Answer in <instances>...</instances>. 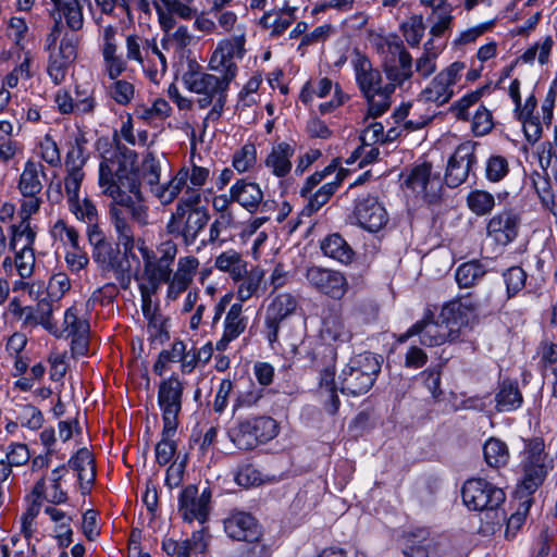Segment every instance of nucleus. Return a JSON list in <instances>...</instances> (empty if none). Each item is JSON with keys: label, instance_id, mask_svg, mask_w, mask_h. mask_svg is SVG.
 I'll return each mask as SVG.
<instances>
[{"label": "nucleus", "instance_id": "f257e3e1", "mask_svg": "<svg viewBox=\"0 0 557 557\" xmlns=\"http://www.w3.org/2000/svg\"><path fill=\"white\" fill-rule=\"evenodd\" d=\"M137 154L126 147L106 151L99 165V186L110 197V221L119 245L126 251L135 246V235L127 215L139 225L148 224V206L135 170Z\"/></svg>", "mask_w": 557, "mask_h": 557}, {"label": "nucleus", "instance_id": "f03ea898", "mask_svg": "<svg viewBox=\"0 0 557 557\" xmlns=\"http://www.w3.org/2000/svg\"><path fill=\"white\" fill-rule=\"evenodd\" d=\"M53 25L46 39L49 51L48 74L61 84L77 57L78 32L84 27L83 5L78 0H61L50 12Z\"/></svg>", "mask_w": 557, "mask_h": 557}, {"label": "nucleus", "instance_id": "7ed1b4c3", "mask_svg": "<svg viewBox=\"0 0 557 557\" xmlns=\"http://www.w3.org/2000/svg\"><path fill=\"white\" fill-rule=\"evenodd\" d=\"M220 74L221 76L219 77L209 73L187 71L183 75V82L187 89L202 95L198 99V106L201 109L212 106L203 121L205 127L209 121H216L221 116L226 101V90L234 78V76L227 73Z\"/></svg>", "mask_w": 557, "mask_h": 557}, {"label": "nucleus", "instance_id": "20e7f679", "mask_svg": "<svg viewBox=\"0 0 557 557\" xmlns=\"http://www.w3.org/2000/svg\"><path fill=\"white\" fill-rule=\"evenodd\" d=\"M199 193H193L189 197L180 199L166 223V232L182 238L186 246L196 242L210 220L208 210L199 206Z\"/></svg>", "mask_w": 557, "mask_h": 557}, {"label": "nucleus", "instance_id": "39448f33", "mask_svg": "<svg viewBox=\"0 0 557 557\" xmlns=\"http://www.w3.org/2000/svg\"><path fill=\"white\" fill-rule=\"evenodd\" d=\"M382 57L383 69L393 89L413 75V60L396 36H375L372 39Z\"/></svg>", "mask_w": 557, "mask_h": 557}, {"label": "nucleus", "instance_id": "423d86ee", "mask_svg": "<svg viewBox=\"0 0 557 557\" xmlns=\"http://www.w3.org/2000/svg\"><path fill=\"white\" fill-rule=\"evenodd\" d=\"M382 358L372 352L352 357L339 374L341 392L352 396L366 394L380 373Z\"/></svg>", "mask_w": 557, "mask_h": 557}, {"label": "nucleus", "instance_id": "0eeeda50", "mask_svg": "<svg viewBox=\"0 0 557 557\" xmlns=\"http://www.w3.org/2000/svg\"><path fill=\"white\" fill-rule=\"evenodd\" d=\"M354 69L357 83L368 100V115L376 117L383 114L391 106L393 87L382 85L380 72L362 55L356 57Z\"/></svg>", "mask_w": 557, "mask_h": 557}, {"label": "nucleus", "instance_id": "6e6552de", "mask_svg": "<svg viewBox=\"0 0 557 557\" xmlns=\"http://www.w3.org/2000/svg\"><path fill=\"white\" fill-rule=\"evenodd\" d=\"M552 469L553 459L545 451L544 442L540 438L530 441L523 451L522 473L516 494L531 497Z\"/></svg>", "mask_w": 557, "mask_h": 557}, {"label": "nucleus", "instance_id": "1a4fd4ad", "mask_svg": "<svg viewBox=\"0 0 557 557\" xmlns=\"http://www.w3.org/2000/svg\"><path fill=\"white\" fill-rule=\"evenodd\" d=\"M455 310L454 306L443 307L435 320L424 317L408 330L406 337L418 335L420 343L428 347L459 339L461 333L458 330V322L454 320Z\"/></svg>", "mask_w": 557, "mask_h": 557}, {"label": "nucleus", "instance_id": "9d476101", "mask_svg": "<svg viewBox=\"0 0 557 557\" xmlns=\"http://www.w3.org/2000/svg\"><path fill=\"white\" fill-rule=\"evenodd\" d=\"M171 257L169 252H160L159 260L153 259L151 255L144 252V267L139 283V293L141 299V311L145 319L159 315L158 308L152 302V296L157 294L163 282L169 280Z\"/></svg>", "mask_w": 557, "mask_h": 557}, {"label": "nucleus", "instance_id": "9b49d317", "mask_svg": "<svg viewBox=\"0 0 557 557\" xmlns=\"http://www.w3.org/2000/svg\"><path fill=\"white\" fill-rule=\"evenodd\" d=\"M278 433L277 423L270 417L247 418L228 431L233 444L239 449L249 450L260 443L274 438Z\"/></svg>", "mask_w": 557, "mask_h": 557}, {"label": "nucleus", "instance_id": "f8f14e48", "mask_svg": "<svg viewBox=\"0 0 557 557\" xmlns=\"http://www.w3.org/2000/svg\"><path fill=\"white\" fill-rule=\"evenodd\" d=\"M465 70L466 63L462 61H454L443 67L421 90L419 100L436 106L447 103L454 97L455 87L461 81Z\"/></svg>", "mask_w": 557, "mask_h": 557}, {"label": "nucleus", "instance_id": "ddd939ff", "mask_svg": "<svg viewBox=\"0 0 557 557\" xmlns=\"http://www.w3.org/2000/svg\"><path fill=\"white\" fill-rule=\"evenodd\" d=\"M403 187L408 195L431 203L441 195L442 181L440 173L433 172L432 165L423 162L404 175Z\"/></svg>", "mask_w": 557, "mask_h": 557}, {"label": "nucleus", "instance_id": "4468645a", "mask_svg": "<svg viewBox=\"0 0 557 557\" xmlns=\"http://www.w3.org/2000/svg\"><path fill=\"white\" fill-rule=\"evenodd\" d=\"M245 45L246 27L245 25H238L230 38L218 42L209 61L210 69L216 73H227L235 77L237 65L234 59L244 58Z\"/></svg>", "mask_w": 557, "mask_h": 557}, {"label": "nucleus", "instance_id": "2eb2a0df", "mask_svg": "<svg viewBox=\"0 0 557 557\" xmlns=\"http://www.w3.org/2000/svg\"><path fill=\"white\" fill-rule=\"evenodd\" d=\"M461 496L468 509L478 511L493 510L505 500L504 491L482 478L467 480Z\"/></svg>", "mask_w": 557, "mask_h": 557}, {"label": "nucleus", "instance_id": "dca6fc26", "mask_svg": "<svg viewBox=\"0 0 557 557\" xmlns=\"http://www.w3.org/2000/svg\"><path fill=\"white\" fill-rule=\"evenodd\" d=\"M183 384L174 376L163 380L158 389V404L162 411L165 432L176 431L182 410Z\"/></svg>", "mask_w": 557, "mask_h": 557}, {"label": "nucleus", "instance_id": "f3484780", "mask_svg": "<svg viewBox=\"0 0 557 557\" xmlns=\"http://www.w3.org/2000/svg\"><path fill=\"white\" fill-rule=\"evenodd\" d=\"M133 250L122 252L119 245L108 244L101 245L97 249H92V259L98 264L102 272H113L116 280L121 283L123 288H127L131 277L129 269L131 263L128 255Z\"/></svg>", "mask_w": 557, "mask_h": 557}, {"label": "nucleus", "instance_id": "a211bd4d", "mask_svg": "<svg viewBox=\"0 0 557 557\" xmlns=\"http://www.w3.org/2000/svg\"><path fill=\"white\" fill-rule=\"evenodd\" d=\"M297 308L298 301L289 293L277 294L271 299L267 307L264 325L267 327V337L272 348H274V344L277 342L281 323L296 312Z\"/></svg>", "mask_w": 557, "mask_h": 557}, {"label": "nucleus", "instance_id": "6ab92c4d", "mask_svg": "<svg viewBox=\"0 0 557 557\" xmlns=\"http://www.w3.org/2000/svg\"><path fill=\"white\" fill-rule=\"evenodd\" d=\"M211 491L205 488L200 494L196 485L186 486L180 494L178 511L186 522L197 520L203 524L208 520Z\"/></svg>", "mask_w": 557, "mask_h": 557}, {"label": "nucleus", "instance_id": "aec40b11", "mask_svg": "<svg viewBox=\"0 0 557 557\" xmlns=\"http://www.w3.org/2000/svg\"><path fill=\"white\" fill-rule=\"evenodd\" d=\"M137 249L140 253L143 260H144V252L149 253V256L151 255V257H153V259H158V260L160 257V252L161 253L169 252L170 256H172L171 262L169 263V268H170L169 280L163 282V284H168V290H166V299L168 300H176L183 292L187 290V288L189 287L191 282L173 274V265H174V261L176 259L177 251H178L177 245L173 240H171V239L164 240L157 246L156 250H153V249L149 248L143 239H138L137 240Z\"/></svg>", "mask_w": 557, "mask_h": 557}, {"label": "nucleus", "instance_id": "412c9836", "mask_svg": "<svg viewBox=\"0 0 557 557\" xmlns=\"http://www.w3.org/2000/svg\"><path fill=\"white\" fill-rule=\"evenodd\" d=\"M351 223L363 230L375 233L382 230L388 222V214L384 206L374 197L361 198L357 201Z\"/></svg>", "mask_w": 557, "mask_h": 557}, {"label": "nucleus", "instance_id": "4be33fe9", "mask_svg": "<svg viewBox=\"0 0 557 557\" xmlns=\"http://www.w3.org/2000/svg\"><path fill=\"white\" fill-rule=\"evenodd\" d=\"M223 525L227 536L235 541H257L263 536L262 527L248 512H232L224 519Z\"/></svg>", "mask_w": 557, "mask_h": 557}, {"label": "nucleus", "instance_id": "5701e85b", "mask_svg": "<svg viewBox=\"0 0 557 557\" xmlns=\"http://www.w3.org/2000/svg\"><path fill=\"white\" fill-rule=\"evenodd\" d=\"M474 162V145L469 141L459 145L448 161L446 184L450 187L460 185L467 178Z\"/></svg>", "mask_w": 557, "mask_h": 557}, {"label": "nucleus", "instance_id": "b1692460", "mask_svg": "<svg viewBox=\"0 0 557 557\" xmlns=\"http://www.w3.org/2000/svg\"><path fill=\"white\" fill-rule=\"evenodd\" d=\"M519 219L511 211L495 214L487 223V236L496 244L506 246L518 235Z\"/></svg>", "mask_w": 557, "mask_h": 557}, {"label": "nucleus", "instance_id": "393cba45", "mask_svg": "<svg viewBox=\"0 0 557 557\" xmlns=\"http://www.w3.org/2000/svg\"><path fill=\"white\" fill-rule=\"evenodd\" d=\"M338 385L335 382V371L333 366L325 367L320 374L319 389L315 398L322 408L330 414L337 411L339 406Z\"/></svg>", "mask_w": 557, "mask_h": 557}, {"label": "nucleus", "instance_id": "a878e982", "mask_svg": "<svg viewBox=\"0 0 557 557\" xmlns=\"http://www.w3.org/2000/svg\"><path fill=\"white\" fill-rule=\"evenodd\" d=\"M246 326L247 318L243 315L242 302L233 304L226 313L223 335L216 343V348L219 350H224L232 341L244 333Z\"/></svg>", "mask_w": 557, "mask_h": 557}, {"label": "nucleus", "instance_id": "bb28decb", "mask_svg": "<svg viewBox=\"0 0 557 557\" xmlns=\"http://www.w3.org/2000/svg\"><path fill=\"white\" fill-rule=\"evenodd\" d=\"M263 199L260 186L255 182L238 180L231 187V200L238 202L249 212H255Z\"/></svg>", "mask_w": 557, "mask_h": 557}, {"label": "nucleus", "instance_id": "cd10ccee", "mask_svg": "<svg viewBox=\"0 0 557 557\" xmlns=\"http://www.w3.org/2000/svg\"><path fill=\"white\" fill-rule=\"evenodd\" d=\"M347 285L346 277L339 271L321 269L315 272V287L331 298H342Z\"/></svg>", "mask_w": 557, "mask_h": 557}, {"label": "nucleus", "instance_id": "c85d7f7f", "mask_svg": "<svg viewBox=\"0 0 557 557\" xmlns=\"http://www.w3.org/2000/svg\"><path fill=\"white\" fill-rule=\"evenodd\" d=\"M69 466L77 472L82 493L86 494L96 478L91 453L87 448L79 449L76 455L69 460Z\"/></svg>", "mask_w": 557, "mask_h": 557}, {"label": "nucleus", "instance_id": "c756f323", "mask_svg": "<svg viewBox=\"0 0 557 557\" xmlns=\"http://www.w3.org/2000/svg\"><path fill=\"white\" fill-rule=\"evenodd\" d=\"M444 46L437 45L434 39H429L423 45V51L413 63L414 70L422 78H428L437 70V59L443 52Z\"/></svg>", "mask_w": 557, "mask_h": 557}, {"label": "nucleus", "instance_id": "7c9ffc66", "mask_svg": "<svg viewBox=\"0 0 557 557\" xmlns=\"http://www.w3.org/2000/svg\"><path fill=\"white\" fill-rule=\"evenodd\" d=\"M45 176V168L40 163L28 160L20 175L18 189L23 196L39 195L42 183L39 175Z\"/></svg>", "mask_w": 557, "mask_h": 557}, {"label": "nucleus", "instance_id": "2f4dec72", "mask_svg": "<svg viewBox=\"0 0 557 557\" xmlns=\"http://www.w3.org/2000/svg\"><path fill=\"white\" fill-rule=\"evenodd\" d=\"M324 256L343 264H348L354 259V251L339 234H331L320 243Z\"/></svg>", "mask_w": 557, "mask_h": 557}, {"label": "nucleus", "instance_id": "473e14b6", "mask_svg": "<svg viewBox=\"0 0 557 557\" xmlns=\"http://www.w3.org/2000/svg\"><path fill=\"white\" fill-rule=\"evenodd\" d=\"M293 148L287 143L274 146L267 157L265 165L278 177L285 176L292 168Z\"/></svg>", "mask_w": 557, "mask_h": 557}, {"label": "nucleus", "instance_id": "72a5a7b5", "mask_svg": "<svg viewBox=\"0 0 557 557\" xmlns=\"http://www.w3.org/2000/svg\"><path fill=\"white\" fill-rule=\"evenodd\" d=\"M496 409L500 412H510L520 408L522 395L516 383L503 381L495 396Z\"/></svg>", "mask_w": 557, "mask_h": 557}, {"label": "nucleus", "instance_id": "f704fd0d", "mask_svg": "<svg viewBox=\"0 0 557 557\" xmlns=\"http://www.w3.org/2000/svg\"><path fill=\"white\" fill-rule=\"evenodd\" d=\"M188 180V169L182 168L175 176L166 184L153 187L152 194L162 205H169L174 201Z\"/></svg>", "mask_w": 557, "mask_h": 557}, {"label": "nucleus", "instance_id": "c9c22d12", "mask_svg": "<svg viewBox=\"0 0 557 557\" xmlns=\"http://www.w3.org/2000/svg\"><path fill=\"white\" fill-rule=\"evenodd\" d=\"M216 269L230 273L233 280L239 281L247 273V263L235 250H227L215 258Z\"/></svg>", "mask_w": 557, "mask_h": 557}, {"label": "nucleus", "instance_id": "e433bc0d", "mask_svg": "<svg viewBox=\"0 0 557 557\" xmlns=\"http://www.w3.org/2000/svg\"><path fill=\"white\" fill-rule=\"evenodd\" d=\"M486 273V265L480 260H471L461 263L455 273L456 281L460 287L469 288L474 286Z\"/></svg>", "mask_w": 557, "mask_h": 557}, {"label": "nucleus", "instance_id": "4c0bfd02", "mask_svg": "<svg viewBox=\"0 0 557 557\" xmlns=\"http://www.w3.org/2000/svg\"><path fill=\"white\" fill-rule=\"evenodd\" d=\"M242 282L237 289V296L240 302L248 300L260 290H263L264 271L259 267H253L240 278Z\"/></svg>", "mask_w": 557, "mask_h": 557}, {"label": "nucleus", "instance_id": "58836bf2", "mask_svg": "<svg viewBox=\"0 0 557 557\" xmlns=\"http://www.w3.org/2000/svg\"><path fill=\"white\" fill-rule=\"evenodd\" d=\"M168 164L164 154L158 157L153 152H148L141 163L140 175L143 180L150 186L151 193L153 187L160 184V174L163 165Z\"/></svg>", "mask_w": 557, "mask_h": 557}, {"label": "nucleus", "instance_id": "ea45409f", "mask_svg": "<svg viewBox=\"0 0 557 557\" xmlns=\"http://www.w3.org/2000/svg\"><path fill=\"white\" fill-rule=\"evenodd\" d=\"M483 455L485 462L493 468L506 466L510 457L507 444L495 437L484 443Z\"/></svg>", "mask_w": 557, "mask_h": 557}, {"label": "nucleus", "instance_id": "a19ab883", "mask_svg": "<svg viewBox=\"0 0 557 557\" xmlns=\"http://www.w3.org/2000/svg\"><path fill=\"white\" fill-rule=\"evenodd\" d=\"M52 307L48 301H39L36 306H27L20 310V320L26 326H36L38 324L47 325Z\"/></svg>", "mask_w": 557, "mask_h": 557}, {"label": "nucleus", "instance_id": "79ce46f5", "mask_svg": "<svg viewBox=\"0 0 557 557\" xmlns=\"http://www.w3.org/2000/svg\"><path fill=\"white\" fill-rule=\"evenodd\" d=\"M553 47V38L550 36H545L530 46L521 55V60L528 64H533L537 61L539 64L545 65L549 61Z\"/></svg>", "mask_w": 557, "mask_h": 557}, {"label": "nucleus", "instance_id": "37998d69", "mask_svg": "<svg viewBox=\"0 0 557 557\" xmlns=\"http://www.w3.org/2000/svg\"><path fill=\"white\" fill-rule=\"evenodd\" d=\"M326 176H332V178L324 183L315 193V208L318 206L324 205L330 197L335 193L339 183L342 182V177L339 172L337 171L336 165L330 164L327 165L322 173L319 174V180H323Z\"/></svg>", "mask_w": 557, "mask_h": 557}, {"label": "nucleus", "instance_id": "c03bdc74", "mask_svg": "<svg viewBox=\"0 0 557 557\" xmlns=\"http://www.w3.org/2000/svg\"><path fill=\"white\" fill-rule=\"evenodd\" d=\"M495 25V20L485 21L462 29L451 41V46L456 49L475 42V40L488 32Z\"/></svg>", "mask_w": 557, "mask_h": 557}, {"label": "nucleus", "instance_id": "a18cd8bd", "mask_svg": "<svg viewBox=\"0 0 557 557\" xmlns=\"http://www.w3.org/2000/svg\"><path fill=\"white\" fill-rule=\"evenodd\" d=\"M67 203L69 210L76 216L77 220L88 225L97 223L98 211L94 202L88 197H79L78 199Z\"/></svg>", "mask_w": 557, "mask_h": 557}, {"label": "nucleus", "instance_id": "49530a36", "mask_svg": "<svg viewBox=\"0 0 557 557\" xmlns=\"http://www.w3.org/2000/svg\"><path fill=\"white\" fill-rule=\"evenodd\" d=\"M10 247L13 250L20 248L33 249L36 233L32 230L29 221L22 220L18 225L12 226Z\"/></svg>", "mask_w": 557, "mask_h": 557}, {"label": "nucleus", "instance_id": "de8ad7c7", "mask_svg": "<svg viewBox=\"0 0 557 557\" xmlns=\"http://www.w3.org/2000/svg\"><path fill=\"white\" fill-rule=\"evenodd\" d=\"M469 209L476 215H485L490 213L495 206L494 196L485 190H473L467 197Z\"/></svg>", "mask_w": 557, "mask_h": 557}, {"label": "nucleus", "instance_id": "09e8293b", "mask_svg": "<svg viewBox=\"0 0 557 557\" xmlns=\"http://www.w3.org/2000/svg\"><path fill=\"white\" fill-rule=\"evenodd\" d=\"M419 104L406 103L400 106L396 112L395 117L397 122H403L404 126L410 129H419L423 127L430 120L429 116L416 117Z\"/></svg>", "mask_w": 557, "mask_h": 557}, {"label": "nucleus", "instance_id": "8fccbe9b", "mask_svg": "<svg viewBox=\"0 0 557 557\" xmlns=\"http://www.w3.org/2000/svg\"><path fill=\"white\" fill-rule=\"evenodd\" d=\"M294 17L292 12H267L261 18L260 24L270 29L273 35H278L284 32L293 22Z\"/></svg>", "mask_w": 557, "mask_h": 557}, {"label": "nucleus", "instance_id": "3c124183", "mask_svg": "<svg viewBox=\"0 0 557 557\" xmlns=\"http://www.w3.org/2000/svg\"><path fill=\"white\" fill-rule=\"evenodd\" d=\"M150 41L138 35H128L125 39L126 60L144 65V53H148Z\"/></svg>", "mask_w": 557, "mask_h": 557}, {"label": "nucleus", "instance_id": "603ef678", "mask_svg": "<svg viewBox=\"0 0 557 557\" xmlns=\"http://www.w3.org/2000/svg\"><path fill=\"white\" fill-rule=\"evenodd\" d=\"M456 309L454 320L458 322V330L460 333L468 326L470 317L476 309V304L471 298H461L456 301L446 304L444 307H453Z\"/></svg>", "mask_w": 557, "mask_h": 557}, {"label": "nucleus", "instance_id": "864d4df0", "mask_svg": "<svg viewBox=\"0 0 557 557\" xmlns=\"http://www.w3.org/2000/svg\"><path fill=\"white\" fill-rule=\"evenodd\" d=\"M429 541L421 531L418 534H408L405 537L403 553L405 557H428Z\"/></svg>", "mask_w": 557, "mask_h": 557}, {"label": "nucleus", "instance_id": "5fc2aeb1", "mask_svg": "<svg viewBox=\"0 0 557 557\" xmlns=\"http://www.w3.org/2000/svg\"><path fill=\"white\" fill-rule=\"evenodd\" d=\"M484 89L485 88L472 90V91L466 94L465 96H462L461 98H459L457 101H455L451 104L450 111L456 116V119H458V120H467L468 119V116H469L468 110L471 107L475 106L480 101Z\"/></svg>", "mask_w": 557, "mask_h": 557}, {"label": "nucleus", "instance_id": "6e6d98bb", "mask_svg": "<svg viewBox=\"0 0 557 557\" xmlns=\"http://www.w3.org/2000/svg\"><path fill=\"white\" fill-rule=\"evenodd\" d=\"M175 432L176 431H171L166 433L165 425H163L162 440L156 446V459L157 462L161 466H164L168 462H170L175 454L176 444L172 440Z\"/></svg>", "mask_w": 557, "mask_h": 557}, {"label": "nucleus", "instance_id": "4d7b16f0", "mask_svg": "<svg viewBox=\"0 0 557 557\" xmlns=\"http://www.w3.org/2000/svg\"><path fill=\"white\" fill-rule=\"evenodd\" d=\"M494 126L492 112L484 106H480L471 120V129L475 136L488 134Z\"/></svg>", "mask_w": 557, "mask_h": 557}, {"label": "nucleus", "instance_id": "13d9d810", "mask_svg": "<svg viewBox=\"0 0 557 557\" xmlns=\"http://www.w3.org/2000/svg\"><path fill=\"white\" fill-rule=\"evenodd\" d=\"M401 29L407 44L411 47H417L424 35L422 17L411 16L403 23Z\"/></svg>", "mask_w": 557, "mask_h": 557}, {"label": "nucleus", "instance_id": "bf43d9fd", "mask_svg": "<svg viewBox=\"0 0 557 557\" xmlns=\"http://www.w3.org/2000/svg\"><path fill=\"white\" fill-rule=\"evenodd\" d=\"M14 267L22 278L30 277L35 268L34 249L20 248L14 250Z\"/></svg>", "mask_w": 557, "mask_h": 557}, {"label": "nucleus", "instance_id": "052dcab7", "mask_svg": "<svg viewBox=\"0 0 557 557\" xmlns=\"http://www.w3.org/2000/svg\"><path fill=\"white\" fill-rule=\"evenodd\" d=\"M65 330L69 332V336L84 335L89 333V323L85 319L78 317L75 308H70L64 314Z\"/></svg>", "mask_w": 557, "mask_h": 557}, {"label": "nucleus", "instance_id": "680f3d73", "mask_svg": "<svg viewBox=\"0 0 557 557\" xmlns=\"http://www.w3.org/2000/svg\"><path fill=\"white\" fill-rule=\"evenodd\" d=\"M509 171L508 161L502 156H492L486 161V178L491 182H499Z\"/></svg>", "mask_w": 557, "mask_h": 557}, {"label": "nucleus", "instance_id": "e2e57ef3", "mask_svg": "<svg viewBox=\"0 0 557 557\" xmlns=\"http://www.w3.org/2000/svg\"><path fill=\"white\" fill-rule=\"evenodd\" d=\"M392 132L384 134V127L380 122L370 123L361 133L360 140L364 146H372L376 143L391 140Z\"/></svg>", "mask_w": 557, "mask_h": 557}, {"label": "nucleus", "instance_id": "0e129e2a", "mask_svg": "<svg viewBox=\"0 0 557 557\" xmlns=\"http://www.w3.org/2000/svg\"><path fill=\"white\" fill-rule=\"evenodd\" d=\"M75 114H91L95 111L97 102L94 91L88 88L76 87L75 90Z\"/></svg>", "mask_w": 557, "mask_h": 557}, {"label": "nucleus", "instance_id": "69168bd1", "mask_svg": "<svg viewBox=\"0 0 557 557\" xmlns=\"http://www.w3.org/2000/svg\"><path fill=\"white\" fill-rule=\"evenodd\" d=\"M18 419L22 426L30 430H39L44 423V416L41 411L33 405H24L18 412Z\"/></svg>", "mask_w": 557, "mask_h": 557}, {"label": "nucleus", "instance_id": "338daca9", "mask_svg": "<svg viewBox=\"0 0 557 557\" xmlns=\"http://www.w3.org/2000/svg\"><path fill=\"white\" fill-rule=\"evenodd\" d=\"M256 163V147L252 144L245 145L234 154L233 166L239 172H246Z\"/></svg>", "mask_w": 557, "mask_h": 557}, {"label": "nucleus", "instance_id": "774afa93", "mask_svg": "<svg viewBox=\"0 0 557 557\" xmlns=\"http://www.w3.org/2000/svg\"><path fill=\"white\" fill-rule=\"evenodd\" d=\"M134 94V85L124 79H117L110 86V95L119 104L129 103Z\"/></svg>", "mask_w": 557, "mask_h": 557}]
</instances>
